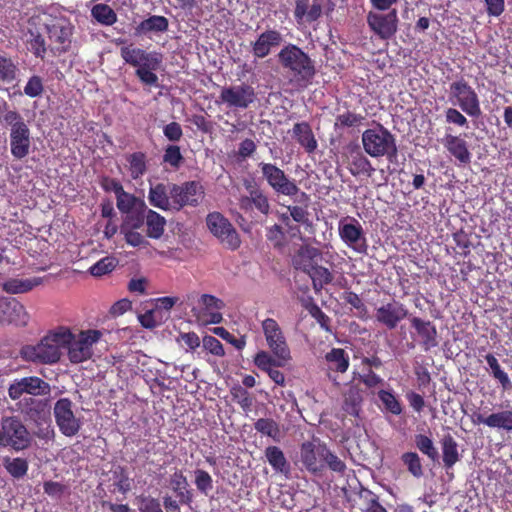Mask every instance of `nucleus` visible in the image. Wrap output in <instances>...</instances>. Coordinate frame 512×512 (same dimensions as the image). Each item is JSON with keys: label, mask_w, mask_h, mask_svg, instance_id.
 <instances>
[{"label": "nucleus", "mask_w": 512, "mask_h": 512, "mask_svg": "<svg viewBox=\"0 0 512 512\" xmlns=\"http://www.w3.org/2000/svg\"><path fill=\"white\" fill-rule=\"evenodd\" d=\"M68 327L59 326L50 330L36 345H26L21 349L22 357L34 363L55 364L61 358V348L68 343Z\"/></svg>", "instance_id": "obj_1"}, {"label": "nucleus", "mask_w": 512, "mask_h": 512, "mask_svg": "<svg viewBox=\"0 0 512 512\" xmlns=\"http://www.w3.org/2000/svg\"><path fill=\"white\" fill-rule=\"evenodd\" d=\"M120 55L125 63L136 68L135 74L143 84L157 85L158 76L155 71L162 63V54L155 51L147 52L144 49L128 45L121 48Z\"/></svg>", "instance_id": "obj_2"}, {"label": "nucleus", "mask_w": 512, "mask_h": 512, "mask_svg": "<svg viewBox=\"0 0 512 512\" xmlns=\"http://www.w3.org/2000/svg\"><path fill=\"white\" fill-rule=\"evenodd\" d=\"M0 121L11 128V154L17 159L26 157L30 151L31 135L23 117L16 110L9 109L6 102H2L0 104Z\"/></svg>", "instance_id": "obj_3"}, {"label": "nucleus", "mask_w": 512, "mask_h": 512, "mask_svg": "<svg viewBox=\"0 0 512 512\" xmlns=\"http://www.w3.org/2000/svg\"><path fill=\"white\" fill-rule=\"evenodd\" d=\"M70 339L64 345L67 349V355L71 363L79 364L92 358L93 346L99 342L103 333L97 329L81 330L78 333H73L68 328Z\"/></svg>", "instance_id": "obj_4"}, {"label": "nucleus", "mask_w": 512, "mask_h": 512, "mask_svg": "<svg viewBox=\"0 0 512 512\" xmlns=\"http://www.w3.org/2000/svg\"><path fill=\"white\" fill-rule=\"evenodd\" d=\"M362 145L364 151L373 158H391L397 153L394 135L381 125L363 132Z\"/></svg>", "instance_id": "obj_5"}, {"label": "nucleus", "mask_w": 512, "mask_h": 512, "mask_svg": "<svg viewBox=\"0 0 512 512\" xmlns=\"http://www.w3.org/2000/svg\"><path fill=\"white\" fill-rule=\"evenodd\" d=\"M278 61L283 68L291 71L301 79H310L315 73L310 57L293 44H288L280 50Z\"/></svg>", "instance_id": "obj_6"}, {"label": "nucleus", "mask_w": 512, "mask_h": 512, "mask_svg": "<svg viewBox=\"0 0 512 512\" xmlns=\"http://www.w3.org/2000/svg\"><path fill=\"white\" fill-rule=\"evenodd\" d=\"M31 436L22 421L15 417H3L0 428V446L11 447L15 451L28 448Z\"/></svg>", "instance_id": "obj_7"}, {"label": "nucleus", "mask_w": 512, "mask_h": 512, "mask_svg": "<svg viewBox=\"0 0 512 512\" xmlns=\"http://www.w3.org/2000/svg\"><path fill=\"white\" fill-rule=\"evenodd\" d=\"M449 99L470 117L481 115L480 101L475 90L463 79L450 84Z\"/></svg>", "instance_id": "obj_8"}, {"label": "nucleus", "mask_w": 512, "mask_h": 512, "mask_svg": "<svg viewBox=\"0 0 512 512\" xmlns=\"http://www.w3.org/2000/svg\"><path fill=\"white\" fill-rule=\"evenodd\" d=\"M206 224L209 231L227 248L236 249L240 245V238L229 222L227 218H225L219 212H212L207 215Z\"/></svg>", "instance_id": "obj_9"}, {"label": "nucleus", "mask_w": 512, "mask_h": 512, "mask_svg": "<svg viewBox=\"0 0 512 512\" xmlns=\"http://www.w3.org/2000/svg\"><path fill=\"white\" fill-rule=\"evenodd\" d=\"M398 13L396 9L384 13L376 10L367 14L369 28L382 40L391 39L398 29Z\"/></svg>", "instance_id": "obj_10"}, {"label": "nucleus", "mask_w": 512, "mask_h": 512, "mask_svg": "<svg viewBox=\"0 0 512 512\" xmlns=\"http://www.w3.org/2000/svg\"><path fill=\"white\" fill-rule=\"evenodd\" d=\"M338 232L341 240L357 253L367 251V241L361 224L355 218H344L339 221Z\"/></svg>", "instance_id": "obj_11"}, {"label": "nucleus", "mask_w": 512, "mask_h": 512, "mask_svg": "<svg viewBox=\"0 0 512 512\" xmlns=\"http://www.w3.org/2000/svg\"><path fill=\"white\" fill-rule=\"evenodd\" d=\"M261 173L271 188L280 194L293 196L299 192L298 186L290 180L283 170L271 163L261 162L259 164Z\"/></svg>", "instance_id": "obj_12"}, {"label": "nucleus", "mask_w": 512, "mask_h": 512, "mask_svg": "<svg viewBox=\"0 0 512 512\" xmlns=\"http://www.w3.org/2000/svg\"><path fill=\"white\" fill-rule=\"evenodd\" d=\"M202 186L196 181L173 185L170 188V198L173 208L180 210L184 206H197L203 197Z\"/></svg>", "instance_id": "obj_13"}, {"label": "nucleus", "mask_w": 512, "mask_h": 512, "mask_svg": "<svg viewBox=\"0 0 512 512\" xmlns=\"http://www.w3.org/2000/svg\"><path fill=\"white\" fill-rule=\"evenodd\" d=\"M54 416L60 431L65 436L72 437L79 432L81 423L72 411L70 399L61 398L55 403Z\"/></svg>", "instance_id": "obj_14"}, {"label": "nucleus", "mask_w": 512, "mask_h": 512, "mask_svg": "<svg viewBox=\"0 0 512 512\" xmlns=\"http://www.w3.org/2000/svg\"><path fill=\"white\" fill-rule=\"evenodd\" d=\"M219 98L229 108L246 109L254 102L256 94L252 86L239 84L222 88Z\"/></svg>", "instance_id": "obj_15"}, {"label": "nucleus", "mask_w": 512, "mask_h": 512, "mask_svg": "<svg viewBox=\"0 0 512 512\" xmlns=\"http://www.w3.org/2000/svg\"><path fill=\"white\" fill-rule=\"evenodd\" d=\"M50 384L39 377L29 376L15 380L8 388V395L12 400L19 399L24 393L33 396L48 395Z\"/></svg>", "instance_id": "obj_16"}, {"label": "nucleus", "mask_w": 512, "mask_h": 512, "mask_svg": "<svg viewBox=\"0 0 512 512\" xmlns=\"http://www.w3.org/2000/svg\"><path fill=\"white\" fill-rule=\"evenodd\" d=\"M301 461L306 469L317 475L324 470V457L327 455V447L321 443L304 442L301 445Z\"/></svg>", "instance_id": "obj_17"}, {"label": "nucleus", "mask_w": 512, "mask_h": 512, "mask_svg": "<svg viewBox=\"0 0 512 512\" xmlns=\"http://www.w3.org/2000/svg\"><path fill=\"white\" fill-rule=\"evenodd\" d=\"M330 0H296L294 17L298 23L314 22L322 15L325 9H330Z\"/></svg>", "instance_id": "obj_18"}, {"label": "nucleus", "mask_w": 512, "mask_h": 512, "mask_svg": "<svg viewBox=\"0 0 512 512\" xmlns=\"http://www.w3.org/2000/svg\"><path fill=\"white\" fill-rule=\"evenodd\" d=\"M267 343L273 354L280 360H289L290 351L277 322H262Z\"/></svg>", "instance_id": "obj_19"}, {"label": "nucleus", "mask_w": 512, "mask_h": 512, "mask_svg": "<svg viewBox=\"0 0 512 512\" xmlns=\"http://www.w3.org/2000/svg\"><path fill=\"white\" fill-rule=\"evenodd\" d=\"M168 487L175 497L180 499L182 505H191L193 502V492L190 489L187 477L183 474L182 470L175 469V471L169 476Z\"/></svg>", "instance_id": "obj_20"}, {"label": "nucleus", "mask_w": 512, "mask_h": 512, "mask_svg": "<svg viewBox=\"0 0 512 512\" xmlns=\"http://www.w3.org/2000/svg\"><path fill=\"white\" fill-rule=\"evenodd\" d=\"M73 25L66 18H58L52 24L48 25V33L51 40L59 43L65 51L71 44L73 34Z\"/></svg>", "instance_id": "obj_21"}, {"label": "nucleus", "mask_w": 512, "mask_h": 512, "mask_svg": "<svg viewBox=\"0 0 512 512\" xmlns=\"http://www.w3.org/2000/svg\"><path fill=\"white\" fill-rule=\"evenodd\" d=\"M283 36L276 30H266L259 35L257 40L252 44V52L257 58H264L274 47L281 44Z\"/></svg>", "instance_id": "obj_22"}, {"label": "nucleus", "mask_w": 512, "mask_h": 512, "mask_svg": "<svg viewBox=\"0 0 512 512\" xmlns=\"http://www.w3.org/2000/svg\"><path fill=\"white\" fill-rule=\"evenodd\" d=\"M201 308L200 313L195 314L197 318L206 320H223L224 313L222 310L225 308L224 303L218 298L204 294L199 300Z\"/></svg>", "instance_id": "obj_23"}, {"label": "nucleus", "mask_w": 512, "mask_h": 512, "mask_svg": "<svg viewBox=\"0 0 512 512\" xmlns=\"http://www.w3.org/2000/svg\"><path fill=\"white\" fill-rule=\"evenodd\" d=\"M443 144L460 163L467 164L471 161V153L468 150L467 143L461 137L448 134L444 137Z\"/></svg>", "instance_id": "obj_24"}, {"label": "nucleus", "mask_w": 512, "mask_h": 512, "mask_svg": "<svg viewBox=\"0 0 512 512\" xmlns=\"http://www.w3.org/2000/svg\"><path fill=\"white\" fill-rule=\"evenodd\" d=\"M443 465L451 469L459 460L458 444L451 434H445L440 440Z\"/></svg>", "instance_id": "obj_25"}, {"label": "nucleus", "mask_w": 512, "mask_h": 512, "mask_svg": "<svg viewBox=\"0 0 512 512\" xmlns=\"http://www.w3.org/2000/svg\"><path fill=\"white\" fill-rule=\"evenodd\" d=\"M27 316L24 306L16 299H0V320H18Z\"/></svg>", "instance_id": "obj_26"}, {"label": "nucleus", "mask_w": 512, "mask_h": 512, "mask_svg": "<svg viewBox=\"0 0 512 512\" xmlns=\"http://www.w3.org/2000/svg\"><path fill=\"white\" fill-rule=\"evenodd\" d=\"M169 26L168 20L164 16L153 15L141 21L135 28V35L142 36L150 32H165Z\"/></svg>", "instance_id": "obj_27"}, {"label": "nucleus", "mask_w": 512, "mask_h": 512, "mask_svg": "<svg viewBox=\"0 0 512 512\" xmlns=\"http://www.w3.org/2000/svg\"><path fill=\"white\" fill-rule=\"evenodd\" d=\"M318 256V249L311 246H301L293 257V265L296 269L308 272L314 267L313 261Z\"/></svg>", "instance_id": "obj_28"}, {"label": "nucleus", "mask_w": 512, "mask_h": 512, "mask_svg": "<svg viewBox=\"0 0 512 512\" xmlns=\"http://www.w3.org/2000/svg\"><path fill=\"white\" fill-rule=\"evenodd\" d=\"M265 457L272 468L284 475H288L290 472V465L286 460L283 451L277 446H268L265 449Z\"/></svg>", "instance_id": "obj_29"}, {"label": "nucleus", "mask_w": 512, "mask_h": 512, "mask_svg": "<svg viewBox=\"0 0 512 512\" xmlns=\"http://www.w3.org/2000/svg\"><path fill=\"white\" fill-rule=\"evenodd\" d=\"M148 200L152 206L162 210L173 208L170 193L168 194L167 189L163 184H157L150 187Z\"/></svg>", "instance_id": "obj_30"}, {"label": "nucleus", "mask_w": 512, "mask_h": 512, "mask_svg": "<svg viewBox=\"0 0 512 512\" xmlns=\"http://www.w3.org/2000/svg\"><path fill=\"white\" fill-rule=\"evenodd\" d=\"M363 402L362 392L357 387H350L344 395L343 410L354 417H358Z\"/></svg>", "instance_id": "obj_31"}, {"label": "nucleus", "mask_w": 512, "mask_h": 512, "mask_svg": "<svg viewBox=\"0 0 512 512\" xmlns=\"http://www.w3.org/2000/svg\"><path fill=\"white\" fill-rule=\"evenodd\" d=\"M20 69L11 57L0 53V82L10 84L18 79Z\"/></svg>", "instance_id": "obj_32"}, {"label": "nucleus", "mask_w": 512, "mask_h": 512, "mask_svg": "<svg viewBox=\"0 0 512 512\" xmlns=\"http://www.w3.org/2000/svg\"><path fill=\"white\" fill-rule=\"evenodd\" d=\"M293 133L297 137V141L308 151L312 152L317 147L314 135L306 123H297L293 127Z\"/></svg>", "instance_id": "obj_33"}, {"label": "nucleus", "mask_w": 512, "mask_h": 512, "mask_svg": "<svg viewBox=\"0 0 512 512\" xmlns=\"http://www.w3.org/2000/svg\"><path fill=\"white\" fill-rule=\"evenodd\" d=\"M40 283V278L9 279L3 284V290L11 294L25 293L38 286Z\"/></svg>", "instance_id": "obj_34"}, {"label": "nucleus", "mask_w": 512, "mask_h": 512, "mask_svg": "<svg viewBox=\"0 0 512 512\" xmlns=\"http://www.w3.org/2000/svg\"><path fill=\"white\" fill-rule=\"evenodd\" d=\"M415 447L432 462L439 461V453L433 440L425 434H416L414 436Z\"/></svg>", "instance_id": "obj_35"}, {"label": "nucleus", "mask_w": 512, "mask_h": 512, "mask_svg": "<svg viewBox=\"0 0 512 512\" xmlns=\"http://www.w3.org/2000/svg\"><path fill=\"white\" fill-rule=\"evenodd\" d=\"M166 220L157 212L149 209L146 215L147 234L150 238L158 239L164 232Z\"/></svg>", "instance_id": "obj_36"}, {"label": "nucleus", "mask_w": 512, "mask_h": 512, "mask_svg": "<svg viewBox=\"0 0 512 512\" xmlns=\"http://www.w3.org/2000/svg\"><path fill=\"white\" fill-rule=\"evenodd\" d=\"M325 359L332 370L343 373L349 367V358L343 349L333 348L326 354Z\"/></svg>", "instance_id": "obj_37"}, {"label": "nucleus", "mask_w": 512, "mask_h": 512, "mask_svg": "<svg viewBox=\"0 0 512 512\" xmlns=\"http://www.w3.org/2000/svg\"><path fill=\"white\" fill-rule=\"evenodd\" d=\"M401 461L406 467L407 471L415 478L419 479L423 477L424 470L422 460L416 452H405L401 455Z\"/></svg>", "instance_id": "obj_38"}, {"label": "nucleus", "mask_w": 512, "mask_h": 512, "mask_svg": "<svg viewBox=\"0 0 512 512\" xmlns=\"http://www.w3.org/2000/svg\"><path fill=\"white\" fill-rule=\"evenodd\" d=\"M254 429L272 438L275 442H279L281 438V432L279 425L276 421L271 418H260L254 423Z\"/></svg>", "instance_id": "obj_39"}, {"label": "nucleus", "mask_w": 512, "mask_h": 512, "mask_svg": "<svg viewBox=\"0 0 512 512\" xmlns=\"http://www.w3.org/2000/svg\"><path fill=\"white\" fill-rule=\"evenodd\" d=\"M431 323L432 322H413L415 329L422 338L426 350L438 345L436 340L437 332Z\"/></svg>", "instance_id": "obj_40"}, {"label": "nucleus", "mask_w": 512, "mask_h": 512, "mask_svg": "<svg viewBox=\"0 0 512 512\" xmlns=\"http://www.w3.org/2000/svg\"><path fill=\"white\" fill-rule=\"evenodd\" d=\"M91 15L102 25L110 26L117 21L114 10L106 4H96L91 10Z\"/></svg>", "instance_id": "obj_41"}, {"label": "nucleus", "mask_w": 512, "mask_h": 512, "mask_svg": "<svg viewBox=\"0 0 512 512\" xmlns=\"http://www.w3.org/2000/svg\"><path fill=\"white\" fill-rule=\"evenodd\" d=\"M3 464L7 472L14 478L20 479L27 474L28 462L26 459L6 457L3 460Z\"/></svg>", "instance_id": "obj_42"}, {"label": "nucleus", "mask_w": 512, "mask_h": 512, "mask_svg": "<svg viewBox=\"0 0 512 512\" xmlns=\"http://www.w3.org/2000/svg\"><path fill=\"white\" fill-rule=\"evenodd\" d=\"M485 359L491 369L493 377L500 382L504 389H510L512 387L511 381L507 373L501 369L496 357L489 353L485 356Z\"/></svg>", "instance_id": "obj_43"}, {"label": "nucleus", "mask_w": 512, "mask_h": 512, "mask_svg": "<svg viewBox=\"0 0 512 512\" xmlns=\"http://www.w3.org/2000/svg\"><path fill=\"white\" fill-rule=\"evenodd\" d=\"M491 428L512 431V410H503L489 415Z\"/></svg>", "instance_id": "obj_44"}, {"label": "nucleus", "mask_w": 512, "mask_h": 512, "mask_svg": "<svg viewBox=\"0 0 512 512\" xmlns=\"http://www.w3.org/2000/svg\"><path fill=\"white\" fill-rule=\"evenodd\" d=\"M129 172L133 179H138L146 171L145 155L141 152L133 153L127 157Z\"/></svg>", "instance_id": "obj_45"}, {"label": "nucleus", "mask_w": 512, "mask_h": 512, "mask_svg": "<svg viewBox=\"0 0 512 512\" xmlns=\"http://www.w3.org/2000/svg\"><path fill=\"white\" fill-rule=\"evenodd\" d=\"M116 199H117V208L122 213H129L137 206H139L140 208L145 207V203L142 200L136 198L135 196H133L125 191L120 193V195H118V197Z\"/></svg>", "instance_id": "obj_46"}, {"label": "nucleus", "mask_w": 512, "mask_h": 512, "mask_svg": "<svg viewBox=\"0 0 512 512\" xmlns=\"http://www.w3.org/2000/svg\"><path fill=\"white\" fill-rule=\"evenodd\" d=\"M194 484L197 490L205 496H208L209 492L213 489V479L211 475L203 469L194 470Z\"/></svg>", "instance_id": "obj_47"}, {"label": "nucleus", "mask_w": 512, "mask_h": 512, "mask_svg": "<svg viewBox=\"0 0 512 512\" xmlns=\"http://www.w3.org/2000/svg\"><path fill=\"white\" fill-rule=\"evenodd\" d=\"M313 281L316 289L322 288L325 284L332 281L333 276L330 271L322 266H314L307 272Z\"/></svg>", "instance_id": "obj_48"}, {"label": "nucleus", "mask_w": 512, "mask_h": 512, "mask_svg": "<svg viewBox=\"0 0 512 512\" xmlns=\"http://www.w3.org/2000/svg\"><path fill=\"white\" fill-rule=\"evenodd\" d=\"M232 400L237 402L244 411L251 409L253 398L250 393L242 386L235 385L230 390Z\"/></svg>", "instance_id": "obj_49"}, {"label": "nucleus", "mask_w": 512, "mask_h": 512, "mask_svg": "<svg viewBox=\"0 0 512 512\" xmlns=\"http://www.w3.org/2000/svg\"><path fill=\"white\" fill-rule=\"evenodd\" d=\"M287 360H280L279 358L274 359L269 353L261 351L256 354L254 363L255 365L263 370L268 371L274 367L282 366Z\"/></svg>", "instance_id": "obj_50"}, {"label": "nucleus", "mask_w": 512, "mask_h": 512, "mask_svg": "<svg viewBox=\"0 0 512 512\" xmlns=\"http://www.w3.org/2000/svg\"><path fill=\"white\" fill-rule=\"evenodd\" d=\"M350 171L353 175L367 174L368 176H371L375 169L365 156L358 153L351 163Z\"/></svg>", "instance_id": "obj_51"}, {"label": "nucleus", "mask_w": 512, "mask_h": 512, "mask_svg": "<svg viewBox=\"0 0 512 512\" xmlns=\"http://www.w3.org/2000/svg\"><path fill=\"white\" fill-rule=\"evenodd\" d=\"M112 473L114 485L121 493L126 494L131 490L130 480L124 467L117 466Z\"/></svg>", "instance_id": "obj_52"}, {"label": "nucleus", "mask_w": 512, "mask_h": 512, "mask_svg": "<svg viewBox=\"0 0 512 512\" xmlns=\"http://www.w3.org/2000/svg\"><path fill=\"white\" fill-rule=\"evenodd\" d=\"M116 259L113 257H104L90 267V273L93 276H102L111 272L116 267Z\"/></svg>", "instance_id": "obj_53"}, {"label": "nucleus", "mask_w": 512, "mask_h": 512, "mask_svg": "<svg viewBox=\"0 0 512 512\" xmlns=\"http://www.w3.org/2000/svg\"><path fill=\"white\" fill-rule=\"evenodd\" d=\"M209 331L211 333L221 337L223 340L227 341L228 343L232 344L238 350H242L245 347L246 341H245L244 336H242L240 338H236L234 335L229 333L223 327L210 328Z\"/></svg>", "instance_id": "obj_54"}, {"label": "nucleus", "mask_w": 512, "mask_h": 512, "mask_svg": "<svg viewBox=\"0 0 512 512\" xmlns=\"http://www.w3.org/2000/svg\"><path fill=\"white\" fill-rule=\"evenodd\" d=\"M201 342L204 350L208 353L217 357L225 356V350L222 343L215 337L211 335H204Z\"/></svg>", "instance_id": "obj_55"}, {"label": "nucleus", "mask_w": 512, "mask_h": 512, "mask_svg": "<svg viewBox=\"0 0 512 512\" xmlns=\"http://www.w3.org/2000/svg\"><path fill=\"white\" fill-rule=\"evenodd\" d=\"M176 342L186 345V352H194L201 345V339L195 332H180Z\"/></svg>", "instance_id": "obj_56"}, {"label": "nucleus", "mask_w": 512, "mask_h": 512, "mask_svg": "<svg viewBox=\"0 0 512 512\" xmlns=\"http://www.w3.org/2000/svg\"><path fill=\"white\" fill-rule=\"evenodd\" d=\"M379 398L383 402L385 408L394 415H399L402 412L401 405L395 396L388 392L381 390L379 392Z\"/></svg>", "instance_id": "obj_57"}, {"label": "nucleus", "mask_w": 512, "mask_h": 512, "mask_svg": "<svg viewBox=\"0 0 512 512\" xmlns=\"http://www.w3.org/2000/svg\"><path fill=\"white\" fill-rule=\"evenodd\" d=\"M153 302V305L155 306V310H157L158 313H163L164 317H167V313L170 311V309L177 303L178 298L177 297H160L156 299H151Z\"/></svg>", "instance_id": "obj_58"}, {"label": "nucleus", "mask_w": 512, "mask_h": 512, "mask_svg": "<svg viewBox=\"0 0 512 512\" xmlns=\"http://www.w3.org/2000/svg\"><path fill=\"white\" fill-rule=\"evenodd\" d=\"M326 466L337 473H344L346 470L345 463L338 456L333 454L328 448L327 455L324 457V468Z\"/></svg>", "instance_id": "obj_59"}, {"label": "nucleus", "mask_w": 512, "mask_h": 512, "mask_svg": "<svg viewBox=\"0 0 512 512\" xmlns=\"http://www.w3.org/2000/svg\"><path fill=\"white\" fill-rule=\"evenodd\" d=\"M253 205L263 214H268L270 205L268 198L259 189L251 190Z\"/></svg>", "instance_id": "obj_60"}, {"label": "nucleus", "mask_w": 512, "mask_h": 512, "mask_svg": "<svg viewBox=\"0 0 512 512\" xmlns=\"http://www.w3.org/2000/svg\"><path fill=\"white\" fill-rule=\"evenodd\" d=\"M43 92L42 80L38 76H32L26 86L24 87V93L29 97H37Z\"/></svg>", "instance_id": "obj_61"}, {"label": "nucleus", "mask_w": 512, "mask_h": 512, "mask_svg": "<svg viewBox=\"0 0 512 512\" xmlns=\"http://www.w3.org/2000/svg\"><path fill=\"white\" fill-rule=\"evenodd\" d=\"M44 406L45 404L41 400H37L34 398H25L22 412L27 414L30 418H33L36 414L43 410Z\"/></svg>", "instance_id": "obj_62"}, {"label": "nucleus", "mask_w": 512, "mask_h": 512, "mask_svg": "<svg viewBox=\"0 0 512 512\" xmlns=\"http://www.w3.org/2000/svg\"><path fill=\"white\" fill-rule=\"evenodd\" d=\"M164 161L172 167H179L182 161V155L178 146H168L165 150Z\"/></svg>", "instance_id": "obj_63"}, {"label": "nucleus", "mask_w": 512, "mask_h": 512, "mask_svg": "<svg viewBox=\"0 0 512 512\" xmlns=\"http://www.w3.org/2000/svg\"><path fill=\"white\" fill-rule=\"evenodd\" d=\"M139 512H163L158 499L143 497L139 506Z\"/></svg>", "instance_id": "obj_64"}]
</instances>
